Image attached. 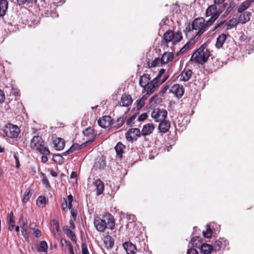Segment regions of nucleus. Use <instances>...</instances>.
<instances>
[{
  "mask_svg": "<svg viewBox=\"0 0 254 254\" xmlns=\"http://www.w3.org/2000/svg\"><path fill=\"white\" fill-rule=\"evenodd\" d=\"M163 38L167 43L170 42L176 43L180 42L182 40L183 36L181 31H178L176 32H174L173 31L169 30L164 34Z\"/></svg>",
  "mask_w": 254,
  "mask_h": 254,
  "instance_id": "6",
  "label": "nucleus"
},
{
  "mask_svg": "<svg viewBox=\"0 0 254 254\" xmlns=\"http://www.w3.org/2000/svg\"><path fill=\"white\" fill-rule=\"evenodd\" d=\"M132 102L131 96L130 95H126L122 98L120 104L122 106L127 107L130 105Z\"/></svg>",
  "mask_w": 254,
  "mask_h": 254,
  "instance_id": "19",
  "label": "nucleus"
},
{
  "mask_svg": "<svg viewBox=\"0 0 254 254\" xmlns=\"http://www.w3.org/2000/svg\"><path fill=\"white\" fill-rule=\"evenodd\" d=\"M134 119H135V117L133 116L130 117L127 120V125L130 126L131 125L132 120H133Z\"/></svg>",
  "mask_w": 254,
  "mask_h": 254,
  "instance_id": "61",
  "label": "nucleus"
},
{
  "mask_svg": "<svg viewBox=\"0 0 254 254\" xmlns=\"http://www.w3.org/2000/svg\"><path fill=\"white\" fill-rule=\"evenodd\" d=\"M48 250V244L45 241H41L38 248V251L40 252L47 253Z\"/></svg>",
  "mask_w": 254,
  "mask_h": 254,
  "instance_id": "33",
  "label": "nucleus"
},
{
  "mask_svg": "<svg viewBox=\"0 0 254 254\" xmlns=\"http://www.w3.org/2000/svg\"><path fill=\"white\" fill-rule=\"evenodd\" d=\"M94 185L96 188L97 195L102 194L104 190V183L100 179H97L95 181Z\"/></svg>",
  "mask_w": 254,
  "mask_h": 254,
  "instance_id": "20",
  "label": "nucleus"
},
{
  "mask_svg": "<svg viewBox=\"0 0 254 254\" xmlns=\"http://www.w3.org/2000/svg\"><path fill=\"white\" fill-rule=\"evenodd\" d=\"M201 238L199 237H193L191 239V242L194 246L197 247L201 244Z\"/></svg>",
  "mask_w": 254,
  "mask_h": 254,
  "instance_id": "37",
  "label": "nucleus"
},
{
  "mask_svg": "<svg viewBox=\"0 0 254 254\" xmlns=\"http://www.w3.org/2000/svg\"><path fill=\"white\" fill-rule=\"evenodd\" d=\"M174 57L173 52L164 53L161 57L162 65L167 64L171 62Z\"/></svg>",
  "mask_w": 254,
  "mask_h": 254,
  "instance_id": "17",
  "label": "nucleus"
},
{
  "mask_svg": "<svg viewBox=\"0 0 254 254\" xmlns=\"http://www.w3.org/2000/svg\"><path fill=\"white\" fill-rule=\"evenodd\" d=\"M41 160L42 162L46 163L48 161V159L46 156H42L41 157Z\"/></svg>",
  "mask_w": 254,
  "mask_h": 254,
  "instance_id": "64",
  "label": "nucleus"
},
{
  "mask_svg": "<svg viewBox=\"0 0 254 254\" xmlns=\"http://www.w3.org/2000/svg\"><path fill=\"white\" fill-rule=\"evenodd\" d=\"M53 222L54 225L55 226V228H56L57 231H58L59 230V224L58 221H57L56 220H53Z\"/></svg>",
  "mask_w": 254,
  "mask_h": 254,
  "instance_id": "60",
  "label": "nucleus"
},
{
  "mask_svg": "<svg viewBox=\"0 0 254 254\" xmlns=\"http://www.w3.org/2000/svg\"><path fill=\"white\" fill-rule=\"evenodd\" d=\"M82 254H89L87 246L85 243L82 244Z\"/></svg>",
  "mask_w": 254,
  "mask_h": 254,
  "instance_id": "51",
  "label": "nucleus"
},
{
  "mask_svg": "<svg viewBox=\"0 0 254 254\" xmlns=\"http://www.w3.org/2000/svg\"><path fill=\"white\" fill-rule=\"evenodd\" d=\"M224 21H222L220 22L219 23H217L216 25L215 26L213 31H215L217 29H218L219 28H220L224 23Z\"/></svg>",
  "mask_w": 254,
  "mask_h": 254,
  "instance_id": "59",
  "label": "nucleus"
},
{
  "mask_svg": "<svg viewBox=\"0 0 254 254\" xmlns=\"http://www.w3.org/2000/svg\"><path fill=\"white\" fill-rule=\"evenodd\" d=\"M160 122L158 126V129L160 131L163 133L167 132L171 127L170 122L166 120H164Z\"/></svg>",
  "mask_w": 254,
  "mask_h": 254,
  "instance_id": "15",
  "label": "nucleus"
},
{
  "mask_svg": "<svg viewBox=\"0 0 254 254\" xmlns=\"http://www.w3.org/2000/svg\"><path fill=\"white\" fill-rule=\"evenodd\" d=\"M17 4L19 5H22L25 4L26 2L28 3H34L33 0H17Z\"/></svg>",
  "mask_w": 254,
  "mask_h": 254,
  "instance_id": "46",
  "label": "nucleus"
},
{
  "mask_svg": "<svg viewBox=\"0 0 254 254\" xmlns=\"http://www.w3.org/2000/svg\"><path fill=\"white\" fill-rule=\"evenodd\" d=\"M155 127L153 124L148 123L144 125L141 130V135L146 136L151 134L154 131Z\"/></svg>",
  "mask_w": 254,
  "mask_h": 254,
  "instance_id": "14",
  "label": "nucleus"
},
{
  "mask_svg": "<svg viewBox=\"0 0 254 254\" xmlns=\"http://www.w3.org/2000/svg\"><path fill=\"white\" fill-rule=\"evenodd\" d=\"M150 75L148 74H144L140 76L139 84L143 88L150 82Z\"/></svg>",
  "mask_w": 254,
  "mask_h": 254,
  "instance_id": "21",
  "label": "nucleus"
},
{
  "mask_svg": "<svg viewBox=\"0 0 254 254\" xmlns=\"http://www.w3.org/2000/svg\"><path fill=\"white\" fill-rule=\"evenodd\" d=\"M70 213L71 216L73 217V219L74 220L76 219V215H77V211L75 209H71Z\"/></svg>",
  "mask_w": 254,
  "mask_h": 254,
  "instance_id": "55",
  "label": "nucleus"
},
{
  "mask_svg": "<svg viewBox=\"0 0 254 254\" xmlns=\"http://www.w3.org/2000/svg\"><path fill=\"white\" fill-rule=\"evenodd\" d=\"M43 184L45 186L47 189H49L51 188V186L49 184L48 180L47 177L44 176L42 179Z\"/></svg>",
  "mask_w": 254,
  "mask_h": 254,
  "instance_id": "48",
  "label": "nucleus"
},
{
  "mask_svg": "<svg viewBox=\"0 0 254 254\" xmlns=\"http://www.w3.org/2000/svg\"><path fill=\"white\" fill-rule=\"evenodd\" d=\"M127 254H134L136 251V246L131 242H125L123 244Z\"/></svg>",
  "mask_w": 254,
  "mask_h": 254,
  "instance_id": "16",
  "label": "nucleus"
},
{
  "mask_svg": "<svg viewBox=\"0 0 254 254\" xmlns=\"http://www.w3.org/2000/svg\"><path fill=\"white\" fill-rule=\"evenodd\" d=\"M218 18V15H215L214 16H211V17L207 21L206 23H205L206 28L207 26L211 25L214 21Z\"/></svg>",
  "mask_w": 254,
  "mask_h": 254,
  "instance_id": "41",
  "label": "nucleus"
},
{
  "mask_svg": "<svg viewBox=\"0 0 254 254\" xmlns=\"http://www.w3.org/2000/svg\"><path fill=\"white\" fill-rule=\"evenodd\" d=\"M30 147L35 150H38L41 154L49 155L50 153L49 150L44 145V142L42 137L39 135L34 136L30 142Z\"/></svg>",
  "mask_w": 254,
  "mask_h": 254,
  "instance_id": "4",
  "label": "nucleus"
},
{
  "mask_svg": "<svg viewBox=\"0 0 254 254\" xmlns=\"http://www.w3.org/2000/svg\"><path fill=\"white\" fill-rule=\"evenodd\" d=\"M33 234L35 237L39 238L41 235V232L38 229H37L34 231Z\"/></svg>",
  "mask_w": 254,
  "mask_h": 254,
  "instance_id": "57",
  "label": "nucleus"
},
{
  "mask_svg": "<svg viewBox=\"0 0 254 254\" xmlns=\"http://www.w3.org/2000/svg\"><path fill=\"white\" fill-rule=\"evenodd\" d=\"M14 159L15 160V162H16V166L15 167H16V168H18L20 166V163H19L18 157H17L16 154H14Z\"/></svg>",
  "mask_w": 254,
  "mask_h": 254,
  "instance_id": "58",
  "label": "nucleus"
},
{
  "mask_svg": "<svg viewBox=\"0 0 254 254\" xmlns=\"http://www.w3.org/2000/svg\"><path fill=\"white\" fill-rule=\"evenodd\" d=\"M226 35L225 34H221L218 37L215 44V46L217 48L219 49L222 47V46L226 39Z\"/></svg>",
  "mask_w": 254,
  "mask_h": 254,
  "instance_id": "27",
  "label": "nucleus"
},
{
  "mask_svg": "<svg viewBox=\"0 0 254 254\" xmlns=\"http://www.w3.org/2000/svg\"><path fill=\"white\" fill-rule=\"evenodd\" d=\"M170 92L173 93L178 98L183 96L184 93V88L182 85L179 84H175L170 89Z\"/></svg>",
  "mask_w": 254,
  "mask_h": 254,
  "instance_id": "10",
  "label": "nucleus"
},
{
  "mask_svg": "<svg viewBox=\"0 0 254 254\" xmlns=\"http://www.w3.org/2000/svg\"><path fill=\"white\" fill-rule=\"evenodd\" d=\"M210 56L209 50L206 48L205 45H202L193 53L190 61L202 64L207 61Z\"/></svg>",
  "mask_w": 254,
  "mask_h": 254,
  "instance_id": "3",
  "label": "nucleus"
},
{
  "mask_svg": "<svg viewBox=\"0 0 254 254\" xmlns=\"http://www.w3.org/2000/svg\"><path fill=\"white\" fill-rule=\"evenodd\" d=\"M128 134L130 135V138H134L135 139L142 135L141 131H140V129L137 128H133L129 129V130L128 131Z\"/></svg>",
  "mask_w": 254,
  "mask_h": 254,
  "instance_id": "24",
  "label": "nucleus"
},
{
  "mask_svg": "<svg viewBox=\"0 0 254 254\" xmlns=\"http://www.w3.org/2000/svg\"><path fill=\"white\" fill-rule=\"evenodd\" d=\"M46 203V198L44 196H40L37 200V204L39 206L43 207Z\"/></svg>",
  "mask_w": 254,
  "mask_h": 254,
  "instance_id": "39",
  "label": "nucleus"
},
{
  "mask_svg": "<svg viewBox=\"0 0 254 254\" xmlns=\"http://www.w3.org/2000/svg\"><path fill=\"white\" fill-rule=\"evenodd\" d=\"M20 133V129L16 126L12 124H8L4 127L2 132L3 136L9 138H16Z\"/></svg>",
  "mask_w": 254,
  "mask_h": 254,
  "instance_id": "5",
  "label": "nucleus"
},
{
  "mask_svg": "<svg viewBox=\"0 0 254 254\" xmlns=\"http://www.w3.org/2000/svg\"><path fill=\"white\" fill-rule=\"evenodd\" d=\"M104 217L105 219H102L99 217H96L94 218V225L96 230L100 232H104L107 228L113 230L115 226V220L111 214H108Z\"/></svg>",
  "mask_w": 254,
  "mask_h": 254,
  "instance_id": "1",
  "label": "nucleus"
},
{
  "mask_svg": "<svg viewBox=\"0 0 254 254\" xmlns=\"http://www.w3.org/2000/svg\"><path fill=\"white\" fill-rule=\"evenodd\" d=\"M63 231L64 233L66 234L67 236L71 239V241L73 242L76 241V237L74 233L68 227V226H64L63 227Z\"/></svg>",
  "mask_w": 254,
  "mask_h": 254,
  "instance_id": "30",
  "label": "nucleus"
},
{
  "mask_svg": "<svg viewBox=\"0 0 254 254\" xmlns=\"http://www.w3.org/2000/svg\"><path fill=\"white\" fill-rule=\"evenodd\" d=\"M203 234L204 237L210 238L212 235V231L209 225H207V229L206 231H203Z\"/></svg>",
  "mask_w": 254,
  "mask_h": 254,
  "instance_id": "42",
  "label": "nucleus"
},
{
  "mask_svg": "<svg viewBox=\"0 0 254 254\" xmlns=\"http://www.w3.org/2000/svg\"><path fill=\"white\" fill-rule=\"evenodd\" d=\"M147 97L143 95L141 98L137 101V107L139 108L142 107L144 105L145 100L146 99Z\"/></svg>",
  "mask_w": 254,
  "mask_h": 254,
  "instance_id": "43",
  "label": "nucleus"
},
{
  "mask_svg": "<svg viewBox=\"0 0 254 254\" xmlns=\"http://www.w3.org/2000/svg\"><path fill=\"white\" fill-rule=\"evenodd\" d=\"M251 12L246 11L241 14L238 19V21L241 23H245L250 19Z\"/></svg>",
  "mask_w": 254,
  "mask_h": 254,
  "instance_id": "26",
  "label": "nucleus"
},
{
  "mask_svg": "<svg viewBox=\"0 0 254 254\" xmlns=\"http://www.w3.org/2000/svg\"><path fill=\"white\" fill-rule=\"evenodd\" d=\"M67 206H68V205H67V200L65 198H63L62 199V209L64 211H66V209L67 208Z\"/></svg>",
  "mask_w": 254,
  "mask_h": 254,
  "instance_id": "47",
  "label": "nucleus"
},
{
  "mask_svg": "<svg viewBox=\"0 0 254 254\" xmlns=\"http://www.w3.org/2000/svg\"><path fill=\"white\" fill-rule=\"evenodd\" d=\"M105 244L106 245H108L109 244V247L110 248H112L113 246H114V241L113 240H112L111 238L108 241H106L105 242Z\"/></svg>",
  "mask_w": 254,
  "mask_h": 254,
  "instance_id": "54",
  "label": "nucleus"
},
{
  "mask_svg": "<svg viewBox=\"0 0 254 254\" xmlns=\"http://www.w3.org/2000/svg\"><path fill=\"white\" fill-rule=\"evenodd\" d=\"M147 118V115L146 113L141 114L138 118V121L141 122L144 121Z\"/></svg>",
  "mask_w": 254,
  "mask_h": 254,
  "instance_id": "52",
  "label": "nucleus"
},
{
  "mask_svg": "<svg viewBox=\"0 0 254 254\" xmlns=\"http://www.w3.org/2000/svg\"><path fill=\"white\" fill-rule=\"evenodd\" d=\"M201 251L203 254H210L213 251V248L210 245L203 244L201 246Z\"/></svg>",
  "mask_w": 254,
  "mask_h": 254,
  "instance_id": "31",
  "label": "nucleus"
},
{
  "mask_svg": "<svg viewBox=\"0 0 254 254\" xmlns=\"http://www.w3.org/2000/svg\"><path fill=\"white\" fill-rule=\"evenodd\" d=\"M195 43L193 38H191L179 51L177 55L182 54L186 52V51L189 48L191 44H193Z\"/></svg>",
  "mask_w": 254,
  "mask_h": 254,
  "instance_id": "32",
  "label": "nucleus"
},
{
  "mask_svg": "<svg viewBox=\"0 0 254 254\" xmlns=\"http://www.w3.org/2000/svg\"><path fill=\"white\" fill-rule=\"evenodd\" d=\"M238 23V22L236 18H234L230 20L227 25V29H232L233 27H235L237 25Z\"/></svg>",
  "mask_w": 254,
  "mask_h": 254,
  "instance_id": "38",
  "label": "nucleus"
},
{
  "mask_svg": "<svg viewBox=\"0 0 254 254\" xmlns=\"http://www.w3.org/2000/svg\"><path fill=\"white\" fill-rule=\"evenodd\" d=\"M167 114V111L166 110H161L157 108L154 109L152 112L151 117L154 119L156 122H159L165 120Z\"/></svg>",
  "mask_w": 254,
  "mask_h": 254,
  "instance_id": "7",
  "label": "nucleus"
},
{
  "mask_svg": "<svg viewBox=\"0 0 254 254\" xmlns=\"http://www.w3.org/2000/svg\"><path fill=\"white\" fill-rule=\"evenodd\" d=\"M67 246L68 247V250H69L70 254H74L73 246L70 242H68Z\"/></svg>",
  "mask_w": 254,
  "mask_h": 254,
  "instance_id": "56",
  "label": "nucleus"
},
{
  "mask_svg": "<svg viewBox=\"0 0 254 254\" xmlns=\"http://www.w3.org/2000/svg\"><path fill=\"white\" fill-rule=\"evenodd\" d=\"M236 6V3L234 1H232L230 3L229 6L225 11V14H228Z\"/></svg>",
  "mask_w": 254,
  "mask_h": 254,
  "instance_id": "44",
  "label": "nucleus"
},
{
  "mask_svg": "<svg viewBox=\"0 0 254 254\" xmlns=\"http://www.w3.org/2000/svg\"><path fill=\"white\" fill-rule=\"evenodd\" d=\"M187 254H198V253L196 249L191 248L188 250Z\"/></svg>",
  "mask_w": 254,
  "mask_h": 254,
  "instance_id": "53",
  "label": "nucleus"
},
{
  "mask_svg": "<svg viewBox=\"0 0 254 254\" xmlns=\"http://www.w3.org/2000/svg\"><path fill=\"white\" fill-rule=\"evenodd\" d=\"M217 5L213 4L209 6L206 10L205 15L206 17L212 16L215 15H218V17L220 14L222 13L223 9L217 8Z\"/></svg>",
  "mask_w": 254,
  "mask_h": 254,
  "instance_id": "9",
  "label": "nucleus"
},
{
  "mask_svg": "<svg viewBox=\"0 0 254 254\" xmlns=\"http://www.w3.org/2000/svg\"><path fill=\"white\" fill-rule=\"evenodd\" d=\"M225 0H214V3L216 4V5H220L222 3H223V7H222V9H224V8H225V7L226 6V5H227V3H223V2L225 1Z\"/></svg>",
  "mask_w": 254,
  "mask_h": 254,
  "instance_id": "50",
  "label": "nucleus"
},
{
  "mask_svg": "<svg viewBox=\"0 0 254 254\" xmlns=\"http://www.w3.org/2000/svg\"><path fill=\"white\" fill-rule=\"evenodd\" d=\"M5 99V96L3 91L0 89V103H3Z\"/></svg>",
  "mask_w": 254,
  "mask_h": 254,
  "instance_id": "49",
  "label": "nucleus"
},
{
  "mask_svg": "<svg viewBox=\"0 0 254 254\" xmlns=\"http://www.w3.org/2000/svg\"><path fill=\"white\" fill-rule=\"evenodd\" d=\"M8 8V1L6 0H0V16L5 14Z\"/></svg>",
  "mask_w": 254,
  "mask_h": 254,
  "instance_id": "25",
  "label": "nucleus"
},
{
  "mask_svg": "<svg viewBox=\"0 0 254 254\" xmlns=\"http://www.w3.org/2000/svg\"><path fill=\"white\" fill-rule=\"evenodd\" d=\"M75 221V220H74V219H70L69 220V224H70V227L72 228V229H74L75 228V224H74V222Z\"/></svg>",
  "mask_w": 254,
  "mask_h": 254,
  "instance_id": "63",
  "label": "nucleus"
},
{
  "mask_svg": "<svg viewBox=\"0 0 254 254\" xmlns=\"http://www.w3.org/2000/svg\"><path fill=\"white\" fill-rule=\"evenodd\" d=\"M95 140V137H93L91 139H89L88 140L86 141L84 143L81 144V145H79L77 143H74L73 144L69 149H68L66 151H65L64 154V155H67L79 149H81L82 148L86 147L87 145H88L89 144Z\"/></svg>",
  "mask_w": 254,
  "mask_h": 254,
  "instance_id": "8",
  "label": "nucleus"
},
{
  "mask_svg": "<svg viewBox=\"0 0 254 254\" xmlns=\"http://www.w3.org/2000/svg\"><path fill=\"white\" fill-rule=\"evenodd\" d=\"M99 125L102 128H106L109 127L112 124L111 117L109 116H103L98 120Z\"/></svg>",
  "mask_w": 254,
  "mask_h": 254,
  "instance_id": "13",
  "label": "nucleus"
},
{
  "mask_svg": "<svg viewBox=\"0 0 254 254\" xmlns=\"http://www.w3.org/2000/svg\"><path fill=\"white\" fill-rule=\"evenodd\" d=\"M54 145L57 150H61L65 146L64 140L61 138H58L54 141Z\"/></svg>",
  "mask_w": 254,
  "mask_h": 254,
  "instance_id": "23",
  "label": "nucleus"
},
{
  "mask_svg": "<svg viewBox=\"0 0 254 254\" xmlns=\"http://www.w3.org/2000/svg\"><path fill=\"white\" fill-rule=\"evenodd\" d=\"M19 225L21 228V233L23 236L26 241H29V235L27 231L28 224L27 222L23 218H21L19 221Z\"/></svg>",
  "mask_w": 254,
  "mask_h": 254,
  "instance_id": "12",
  "label": "nucleus"
},
{
  "mask_svg": "<svg viewBox=\"0 0 254 254\" xmlns=\"http://www.w3.org/2000/svg\"><path fill=\"white\" fill-rule=\"evenodd\" d=\"M32 193L31 192L30 190H26L24 193L23 198L22 199L23 202L26 203L32 196Z\"/></svg>",
  "mask_w": 254,
  "mask_h": 254,
  "instance_id": "36",
  "label": "nucleus"
},
{
  "mask_svg": "<svg viewBox=\"0 0 254 254\" xmlns=\"http://www.w3.org/2000/svg\"><path fill=\"white\" fill-rule=\"evenodd\" d=\"M97 166L99 168H103L106 166V161L103 158H100L96 163Z\"/></svg>",
  "mask_w": 254,
  "mask_h": 254,
  "instance_id": "40",
  "label": "nucleus"
},
{
  "mask_svg": "<svg viewBox=\"0 0 254 254\" xmlns=\"http://www.w3.org/2000/svg\"><path fill=\"white\" fill-rule=\"evenodd\" d=\"M215 246L218 247V249L219 250L221 247L222 242L219 241H216L214 243Z\"/></svg>",
  "mask_w": 254,
  "mask_h": 254,
  "instance_id": "62",
  "label": "nucleus"
},
{
  "mask_svg": "<svg viewBox=\"0 0 254 254\" xmlns=\"http://www.w3.org/2000/svg\"><path fill=\"white\" fill-rule=\"evenodd\" d=\"M193 30L196 31L195 37H199L205 32L206 26L204 18L198 17L194 19L191 25H188L184 32L185 33L186 37H188L189 33Z\"/></svg>",
  "mask_w": 254,
  "mask_h": 254,
  "instance_id": "2",
  "label": "nucleus"
},
{
  "mask_svg": "<svg viewBox=\"0 0 254 254\" xmlns=\"http://www.w3.org/2000/svg\"><path fill=\"white\" fill-rule=\"evenodd\" d=\"M84 135L86 136H90L91 139L93 137L95 138V135L93 132V130L91 128H86L83 132Z\"/></svg>",
  "mask_w": 254,
  "mask_h": 254,
  "instance_id": "35",
  "label": "nucleus"
},
{
  "mask_svg": "<svg viewBox=\"0 0 254 254\" xmlns=\"http://www.w3.org/2000/svg\"><path fill=\"white\" fill-rule=\"evenodd\" d=\"M160 64H162L161 58L160 59L159 58H155L151 63L149 64V66L150 67H154L159 66Z\"/></svg>",
  "mask_w": 254,
  "mask_h": 254,
  "instance_id": "34",
  "label": "nucleus"
},
{
  "mask_svg": "<svg viewBox=\"0 0 254 254\" xmlns=\"http://www.w3.org/2000/svg\"><path fill=\"white\" fill-rule=\"evenodd\" d=\"M125 148V146L121 142H118L115 147V149L119 158H121L122 157Z\"/></svg>",
  "mask_w": 254,
  "mask_h": 254,
  "instance_id": "28",
  "label": "nucleus"
},
{
  "mask_svg": "<svg viewBox=\"0 0 254 254\" xmlns=\"http://www.w3.org/2000/svg\"><path fill=\"white\" fill-rule=\"evenodd\" d=\"M7 219L9 222L8 229L9 231H11L13 230L15 226V217L12 211L8 214Z\"/></svg>",
  "mask_w": 254,
  "mask_h": 254,
  "instance_id": "29",
  "label": "nucleus"
},
{
  "mask_svg": "<svg viewBox=\"0 0 254 254\" xmlns=\"http://www.w3.org/2000/svg\"><path fill=\"white\" fill-rule=\"evenodd\" d=\"M254 2L252 0H246L242 2L241 5L238 8V12L239 13H242L245 10L248 9L250 4Z\"/></svg>",
  "mask_w": 254,
  "mask_h": 254,
  "instance_id": "22",
  "label": "nucleus"
},
{
  "mask_svg": "<svg viewBox=\"0 0 254 254\" xmlns=\"http://www.w3.org/2000/svg\"><path fill=\"white\" fill-rule=\"evenodd\" d=\"M165 71H166L165 69L164 68L161 69L159 70V73H158L157 76H156V77H155L154 78L155 81H157V82H158L160 83V77L162 76L163 74H164L165 73Z\"/></svg>",
  "mask_w": 254,
  "mask_h": 254,
  "instance_id": "45",
  "label": "nucleus"
},
{
  "mask_svg": "<svg viewBox=\"0 0 254 254\" xmlns=\"http://www.w3.org/2000/svg\"><path fill=\"white\" fill-rule=\"evenodd\" d=\"M160 83L154 79L150 81L147 85L143 87V92H145L147 94H151L155 91V89Z\"/></svg>",
  "mask_w": 254,
  "mask_h": 254,
  "instance_id": "11",
  "label": "nucleus"
},
{
  "mask_svg": "<svg viewBox=\"0 0 254 254\" xmlns=\"http://www.w3.org/2000/svg\"><path fill=\"white\" fill-rule=\"evenodd\" d=\"M192 71L190 69L185 68L180 74V79L184 81H188L192 75Z\"/></svg>",
  "mask_w": 254,
  "mask_h": 254,
  "instance_id": "18",
  "label": "nucleus"
}]
</instances>
